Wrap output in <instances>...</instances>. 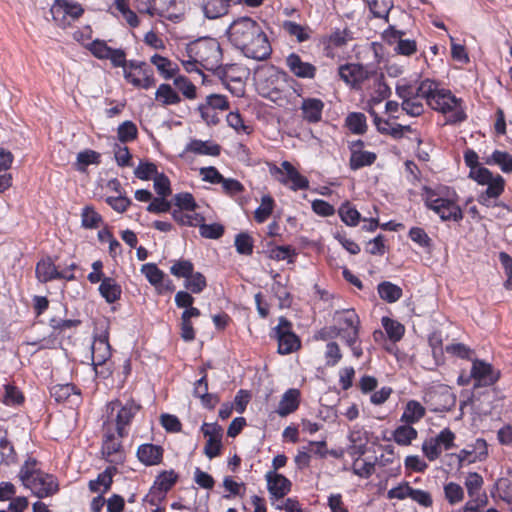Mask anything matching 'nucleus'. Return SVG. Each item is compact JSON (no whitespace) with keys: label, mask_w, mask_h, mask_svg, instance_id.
<instances>
[{"label":"nucleus","mask_w":512,"mask_h":512,"mask_svg":"<svg viewBox=\"0 0 512 512\" xmlns=\"http://www.w3.org/2000/svg\"><path fill=\"white\" fill-rule=\"evenodd\" d=\"M98 291L100 295L109 304L118 301L122 294V288L114 278L106 277L103 278L99 285Z\"/></svg>","instance_id":"28"},{"label":"nucleus","mask_w":512,"mask_h":512,"mask_svg":"<svg viewBox=\"0 0 512 512\" xmlns=\"http://www.w3.org/2000/svg\"><path fill=\"white\" fill-rule=\"evenodd\" d=\"M140 406L133 400L125 403L115 399L105 406V415L102 427L117 431L120 437H126L129 433V426L138 413Z\"/></svg>","instance_id":"7"},{"label":"nucleus","mask_w":512,"mask_h":512,"mask_svg":"<svg viewBox=\"0 0 512 512\" xmlns=\"http://www.w3.org/2000/svg\"><path fill=\"white\" fill-rule=\"evenodd\" d=\"M324 102L318 98H305L301 104L303 119L309 123H317L322 119Z\"/></svg>","instance_id":"24"},{"label":"nucleus","mask_w":512,"mask_h":512,"mask_svg":"<svg viewBox=\"0 0 512 512\" xmlns=\"http://www.w3.org/2000/svg\"><path fill=\"white\" fill-rule=\"evenodd\" d=\"M346 126L353 134H364L367 130L366 116L361 112H352L346 117Z\"/></svg>","instance_id":"36"},{"label":"nucleus","mask_w":512,"mask_h":512,"mask_svg":"<svg viewBox=\"0 0 512 512\" xmlns=\"http://www.w3.org/2000/svg\"><path fill=\"white\" fill-rule=\"evenodd\" d=\"M141 272L151 285L156 288L163 286L165 273L160 270L155 263H146L142 265Z\"/></svg>","instance_id":"35"},{"label":"nucleus","mask_w":512,"mask_h":512,"mask_svg":"<svg viewBox=\"0 0 512 512\" xmlns=\"http://www.w3.org/2000/svg\"><path fill=\"white\" fill-rule=\"evenodd\" d=\"M377 290L380 298L388 303L398 301L403 294L402 289L398 285L389 281L381 282L378 285Z\"/></svg>","instance_id":"32"},{"label":"nucleus","mask_w":512,"mask_h":512,"mask_svg":"<svg viewBox=\"0 0 512 512\" xmlns=\"http://www.w3.org/2000/svg\"><path fill=\"white\" fill-rule=\"evenodd\" d=\"M253 247V239L248 233L242 232L236 235L235 248L239 254L251 255L253 253Z\"/></svg>","instance_id":"52"},{"label":"nucleus","mask_w":512,"mask_h":512,"mask_svg":"<svg viewBox=\"0 0 512 512\" xmlns=\"http://www.w3.org/2000/svg\"><path fill=\"white\" fill-rule=\"evenodd\" d=\"M265 478L271 501L282 499L290 492L292 484L284 475L275 471H268Z\"/></svg>","instance_id":"17"},{"label":"nucleus","mask_w":512,"mask_h":512,"mask_svg":"<svg viewBox=\"0 0 512 512\" xmlns=\"http://www.w3.org/2000/svg\"><path fill=\"white\" fill-rule=\"evenodd\" d=\"M382 325H383L390 340L396 342V341H399L403 337L405 328L398 321L393 320L388 317H383Z\"/></svg>","instance_id":"44"},{"label":"nucleus","mask_w":512,"mask_h":512,"mask_svg":"<svg viewBox=\"0 0 512 512\" xmlns=\"http://www.w3.org/2000/svg\"><path fill=\"white\" fill-rule=\"evenodd\" d=\"M285 61L290 72L298 78L313 79L316 75L317 68L309 62H304L296 53H290Z\"/></svg>","instance_id":"18"},{"label":"nucleus","mask_w":512,"mask_h":512,"mask_svg":"<svg viewBox=\"0 0 512 512\" xmlns=\"http://www.w3.org/2000/svg\"><path fill=\"white\" fill-rule=\"evenodd\" d=\"M282 27L289 35L296 37L298 42H304L309 39V34L305 28L296 22L284 21Z\"/></svg>","instance_id":"58"},{"label":"nucleus","mask_w":512,"mask_h":512,"mask_svg":"<svg viewBox=\"0 0 512 512\" xmlns=\"http://www.w3.org/2000/svg\"><path fill=\"white\" fill-rule=\"evenodd\" d=\"M175 205L178 207L177 210H185L188 212H194L197 204L195 199L191 193L184 192L178 193L174 196Z\"/></svg>","instance_id":"57"},{"label":"nucleus","mask_w":512,"mask_h":512,"mask_svg":"<svg viewBox=\"0 0 512 512\" xmlns=\"http://www.w3.org/2000/svg\"><path fill=\"white\" fill-rule=\"evenodd\" d=\"M471 376L473 378L475 388L487 387L498 381L500 371L484 360L474 359L472 361Z\"/></svg>","instance_id":"15"},{"label":"nucleus","mask_w":512,"mask_h":512,"mask_svg":"<svg viewBox=\"0 0 512 512\" xmlns=\"http://www.w3.org/2000/svg\"><path fill=\"white\" fill-rule=\"evenodd\" d=\"M50 11L55 20H58L60 16L78 19L84 13V9L80 4L69 2L68 0H55Z\"/></svg>","instance_id":"22"},{"label":"nucleus","mask_w":512,"mask_h":512,"mask_svg":"<svg viewBox=\"0 0 512 512\" xmlns=\"http://www.w3.org/2000/svg\"><path fill=\"white\" fill-rule=\"evenodd\" d=\"M484 484L483 477L477 472H469L464 485L470 498L480 495V490Z\"/></svg>","instance_id":"47"},{"label":"nucleus","mask_w":512,"mask_h":512,"mask_svg":"<svg viewBox=\"0 0 512 512\" xmlns=\"http://www.w3.org/2000/svg\"><path fill=\"white\" fill-rule=\"evenodd\" d=\"M487 163L498 165L504 173L512 172V156L507 152L495 150Z\"/></svg>","instance_id":"41"},{"label":"nucleus","mask_w":512,"mask_h":512,"mask_svg":"<svg viewBox=\"0 0 512 512\" xmlns=\"http://www.w3.org/2000/svg\"><path fill=\"white\" fill-rule=\"evenodd\" d=\"M422 451L428 460L434 461L440 457L443 450L437 440L434 437H430L423 442Z\"/></svg>","instance_id":"61"},{"label":"nucleus","mask_w":512,"mask_h":512,"mask_svg":"<svg viewBox=\"0 0 512 512\" xmlns=\"http://www.w3.org/2000/svg\"><path fill=\"white\" fill-rule=\"evenodd\" d=\"M270 174L282 185L296 192L309 188V180L289 162L283 161L280 166L270 167Z\"/></svg>","instance_id":"10"},{"label":"nucleus","mask_w":512,"mask_h":512,"mask_svg":"<svg viewBox=\"0 0 512 512\" xmlns=\"http://www.w3.org/2000/svg\"><path fill=\"white\" fill-rule=\"evenodd\" d=\"M444 494L451 505H455L464 499L463 488L455 482H449L444 486Z\"/></svg>","instance_id":"53"},{"label":"nucleus","mask_w":512,"mask_h":512,"mask_svg":"<svg viewBox=\"0 0 512 512\" xmlns=\"http://www.w3.org/2000/svg\"><path fill=\"white\" fill-rule=\"evenodd\" d=\"M125 79L136 88L149 89L156 83L153 71L148 68L143 73L136 75L135 73L125 69Z\"/></svg>","instance_id":"29"},{"label":"nucleus","mask_w":512,"mask_h":512,"mask_svg":"<svg viewBox=\"0 0 512 512\" xmlns=\"http://www.w3.org/2000/svg\"><path fill=\"white\" fill-rule=\"evenodd\" d=\"M62 275L59 274L54 261L51 257L39 260L35 267V277L40 283H47L57 280Z\"/></svg>","instance_id":"23"},{"label":"nucleus","mask_w":512,"mask_h":512,"mask_svg":"<svg viewBox=\"0 0 512 512\" xmlns=\"http://www.w3.org/2000/svg\"><path fill=\"white\" fill-rule=\"evenodd\" d=\"M164 449L152 443L141 444L137 449V458L145 466H155L161 463Z\"/></svg>","instance_id":"20"},{"label":"nucleus","mask_w":512,"mask_h":512,"mask_svg":"<svg viewBox=\"0 0 512 512\" xmlns=\"http://www.w3.org/2000/svg\"><path fill=\"white\" fill-rule=\"evenodd\" d=\"M498 257L507 277L504 287L512 290V257L506 252H500Z\"/></svg>","instance_id":"64"},{"label":"nucleus","mask_w":512,"mask_h":512,"mask_svg":"<svg viewBox=\"0 0 512 512\" xmlns=\"http://www.w3.org/2000/svg\"><path fill=\"white\" fill-rule=\"evenodd\" d=\"M194 271V265L190 260L179 259L174 261L170 267V273L177 278L186 279L188 276H192Z\"/></svg>","instance_id":"49"},{"label":"nucleus","mask_w":512,"mask_h":512,"mask_svg":"<svg viewBox=\"0 0 512 512\" xmlns=\"http://www.w3.org/2000/svg\"><path fill=\"white\" fill-rule=\"evenodd\" d=\"M377 156L374 152L352 149L349 160L351 170H358L372 165Z\"/></svg>","instance_id":"30"},{"label":"nucleus","mask_w":512,"mask_h":512,"mask_svg":"<svg viewBox=\"0 0 512 512\" xmlns=\"http://www.w3.org/2000/svg\"><path fill=\"white\" fill-rule=\"evenodd\" d=\"M333 321L337 335L351 349L353 356L360 358L363 350L359 338L360 318L357 313L353 309L337 310Z\"/></svg>","instance_id":"8"},{"label":"nucleus","mask_w":512,"mask_h":512,"mask_svg":"<svg viewBox=\"0 0 512 512\" xmlns=\"http://www.w3.org/2000/svg\"><path fill=\"white\" fill-rule=\"evenodd\" d=\"M155 98L163 105H175L181 101L179 94L169 84H160L156 90Z\"/></svg>","instance_id":"33"},{"label":"nucleus","mask_w":512,"mask_h":512,"mask_svg":"<svg viewBox=\"0 0 512 512\" xmlns=\"http://www.w3.org/2000/svg\"><path fill=\"white\" fill-rule=\"evenodd\" d=\"M137 127L132 121H125L117 129L118 139L122 143L133 141L137 137Z\"/></svg>","instance_id":"55"},{"label":"nucleus","mask_w":512,"mask_h":512,"mask_svg":"<svg viewBox=\"0 0 512 512\" xmlns=\"http://www.w3.org/2000/svg\"><path fill=\"white\" fill-rule=\"evenodd\" d=\"M411 241L416 243L418 246L422 248H430L432 245V240L425 232L423 228L420 227H412L408 233Z\"/></svg>","instance_id":"59"},{"label":"nucleus","mask_w":512,"mask_h":512,"mask_svg":"<svg viewBox=\"0 0 512 512\" xmlns=\"http://www.w3.org/2000/svg\"><path fill=\"white\" fill-rule=\"evenodd\" d=\"M112 470L111 468L105 469L103 472L98 474L97 478L89 481V489L91 492H100V487L103 486V493L107 492L112 485Z\"/></svg>","instance_id":"38"},{"label":"nucleus","mask_w":512,"mask_h":512,"mask_svg":"<svg viewBox=\"0 0 512 512\" xmlns=\"http://www.w3.org/2000/svg\"><path fill=\"white\" fill-rule=\"evenodd\" d=\"M50 394L58 403L69 401L71 404H78L81 400L80 390L70 383L52 386Z\"/></svg>","instance_id":"21"},{"label":"nucleus","mask_w":512,"mask_h":512,"mask_svg":"<svg viewBox=\"0 0 512 512\" xmlns=\"http://www.w3.org/2000/svg\"><path fill=\"white\" fill-rule=\"evenodd\" d=\"M274 337L278 341V352L282 355L292 353L301 345L298 336L291 331V323L284 317L279 318V323L274 328Z\"/></svg>","instance_id":"13"},{"label":"nucleus","mask_w":512,"mask_h":512,"mask_svg":"<svg viewBox=\"0 0 512 512\" xmlns=\"http://www.w3.org/2000/svg\"><path fill=\"white\" fill-rule=\"evenodd\" d=\"M417 430L413 428L410 424L398 426L393 432L394 441L401 445L407 446L412 443L413 440L417 438Z\"/></svg>","instance_id":"34"},{"label":"nucleus","mask_w":512,"mask_h":512,"mask_svg":"<svg viewBox=\"0 0 512 512\" xmlns=\"http://www.w3.org/2000/svg\"><path fill=\"white\" fill-rule=\"evenodd\" d=\"M227 37L246 58L265 61L272 54L271 43L262 25L250 17L234 20L227 29Z\"/></svg>","instance_id":"1"},{"label":"nucleus","mask_w":512,"mask_h":512,"mask_svg":"<svg viewBox=\"0 0 512 512\" xmlns=\"http://www.w3.org/2000/svg\"><path fill=\"white\" fill-rule=\"evenodd\" d=\"M151 63L156 66L159 73L165 78L170 79L176 72V65L172 63L168 58L163 57L159 54H154L151 59Z\"/></svg>","instance_id":"37"},{"label":"nucleus","mask_w":512,"mask_h":512,"mask_svg":"<svg viewBox=\"0 0 512 512\" xmlns=\"http://www.w3.org/2000/svg\"><path fill=\"white\" fill-rule=\"evenodd\" d=\"M473 174L475 175L474 180L478 184L487 186V188L478 195V203L486 207L495 206V201L504 191V178L499 174L493 175L487 168L476 170Z\"/></svg>","instance_id":"9"},{"label":"nucleus","mask_w":512,"mask_h":512,"mask_svg":"<svg viewBox=\"0 0 512 512\" xmlns=\"http://www.w3.org/2000/svg\"><path fill=\"white\" fill-rule=\"evenodd\" d=\"M456 456L460 466L464 463L482 462L488 457V444L485 439L477 438L474 442L467 444L465 448L461 449Z\"/></svg>","instance_id":"16"},{"label":"nucleus","mask_w":512,"mask_h":512,"mask_svg":"<svg viewBox=\"0 0 512 512\" xmlns=\"http://www.w3.org/2000/svg\"><path fill=\"white\" fill-rule=\"evenodd\" d=\"M200 235L207 239H218L224 233V228L218 223L205 224L204 222L199 223Z\"/></svg>","instance_id":"60"},{"label":"nucleus","mask_w":512,"mask_h":512,"mask_svg":"<svg viewBox=\"0 0 512 512\" xmlns=\"http://www.w3.org/2000/svg\"><path fill=\"white\" fill-rule=\"evenodd\" d=\"M227 123L230 127L236 130L238 133L250 134L252 132V128L249 125H246L242 116L238 112H230L227 115Z\"/></svg>","instance_id":"62"},{"label":"nucleus","mask_w":512,"mask_h":512,"mask_svg":"<svg viewBox=\"0 0 512 512\" xmlns=\"http://www.w3.org/2000/svg\"><path fill=\"white\" fill-rule=\"evenodd\" d=\"M82 226L87 229H96L102 222V216L91 206H85L81 213Z\"/></svg>","instance_id":"45"},{"label":"nucleus","mask_w":512,"mask_h":512,"mask_svg":"<svg viewBox=\"0 0 512 512\" xmlns=\"http://www.w3.org/2000/svg\"><path fill=\"white\" fill-rule=\"evenodd\" d=\"M185 210H173L172 217L180 225L198 226L200 222H204L205 218L199 213H188Z\"/></svg>","instance_id":"40"},{"label":"nucleus","mask_w":512,"mask_h":512,"mask_svg":"<svg viewBox=\"0 0 512 512\" xmlns=\"http://www.w3.org/2000/svg\"><path fill=\"white\" fill-rule=\"evenodd\" d=\"M184 152L217 157L221 153V147L211 140L203 141L199 139H192L185 146Z\"/></svg>","instance_id":"25"},{"label":"nucleus","mask_w":512,"mask_h":512,"mask_svg":"<svg viewBox=\"0 0 512 512\" xmlns=\"http://www.w3.org/2000/svg\"><path fill=\"white\" fill-rule=\"evenodd\" d=\"M374 71L358 63H346L338 68L340 79L354 90H361L365 81L370 80Z\"/></svg>","instance_id":"12"},{"label":"nucleus","mask_w":512,"mask_h":512,"mask_svg":"<svg viewBox=\"0 0 512 512\" xmlns=\"http://www.w3.org/2000/svg\"><path fill=\"white\" fill-rule=\"evenodd\" d=\"M174 85L188 99L196 98V86L186 77L179 76L174 79Z\"/></svg>","instance_id":"63"},{"label":"nucleus","mask_w":512,"mask_h":512,"mask_svg":"<svg viewBox=\"0 0 512 512\" xmlns=\"http://www.w3.org/2000/svg\"><path fill=\"white\" fill-rule=\"evenodd\" d=\"M300 403V392L298 389H288L282 396L276 413L281 417H286L295 412Z\"/></svg>","instance_id":"26"},{"label":"nucleus","mask_w":512,"mask_h":512,"mask_svg":"<svg viewBox=\"0 0 512 512\" xmlns=\"http://www.w3.org/2000/svg\"><path fill=\"white\" fill-rule=\"evenodd\" d=\"M88 50L91 52V54L100 59H108L109 54L112 52L111 47L107 45V43L104 40L95 39L91 43L87 45Z\"/></svg>","instance_id":"54"},{"label":"nucleus","mask_w":512,"mask_h":512,"mask_svg":"<svg viewBox=\"0 0 512 512\" xmlns=\"http://www.w3.org/2000/svg\"><path fill=\"white\" fill-rule=\"evenodd\" d=\"M177 474L173 471H164L156 478L150 494L154 495L159 493L158 498L161 499L172 488L177 481Z\"/></svg>","instance_id":"27"},{"label":"nucleus","mask_w":512,"mask_h":512,"mask_svg":"<svg viewBox=\"0 0 512 512\" xmlns=\"http://www.w3.org/2000/svg\"><path fill=\"white\" fill-rule=\"evenodd\" d=\"M18 476L22 485L40 499L52 496L59 490L57 479L42 471L34 458H28L23 463Z\"/></svg>","instance_id":"5"},{"label":"nucleus","mask_w":512,"mask_h":512,"mask_svg":"<svg viewBox=\"0 0 512 512\" xmlns=\"http://www.w3.org/2000/svg\"><path fill=\"white\" fill-rule=\"evenodd\" d=\"M202 11L208 19H217L228 12L223 0H206L202 6Z\"/></svg>","instance_id":"39"},{"label":"nucleus","mask_w":512,"mask_h":512,"mask_svg":"<svg viewBox=\"0 0 512 512\" xmlns=\"http://www.w3.org/2000/svg\"><path fill=\"white\" fill-rule=\"evenodd\" d=\"M432 91L427 97V105L444 115L447 123L457 124L466 120L467 115L463 107V100L457 98L450 90L441 88L440 84L432 80Z\"/></svg>","instance_id":"6"},{"label":"nucleus","mask_w":512,"mask_h":512,"mask_svg":"<svg viewBox=\"0 0 512 512\" xmlns=\"http://www.w3.org/2000/svg\"><path fill=\"white\" fill-rule=\"evenodd\" d=\"M375 464L379 467H386L389 465H393L397 462V469H400V460L396 456L394 452V447L392 445H386L383 447V453L379 456L375 457Z\"/></svg>","instance_id":"50"},{"label":"nucleus","mask_w":512,"mask_h":512,"mask_svg":"<svg viewBox=\"0 0 512 512\" xmlns=\"http://www.w3.org/2000/svg\"><path fill=\"white\" fill-rule=\"evenodd\" d=\"M207 286L205 276L200 272H192V276L185 279L184 287L194 294L201 293Z\"/></svg>","instance_id":"46"},{"label":"nucleus","mask_w":512,"mask_h":512,"mask_svg":"<svg viewBox=\"0 0 512 512\" xmlns=\"http://www.w3.org/2000/svg\"><path fill=\"white\" fill-rule=\"evenodd\" d=\"M423 399L433 412H447L456 405V395L449 386L443 384L430 387Z\"/></svg>","instance_id":"11"},{"label":"nucleus","mask_w":512,"mask_h":512,"mask_svg":"<svg viewBox=\"0 0 512 512\" xmlns=\"http://www.w3.org/2000/svg\"><path fill=\"white\" fill-rule=\"evenodd\" d=\"M339 216L341 220L348 226H357L360 220V213L349 203L341 205L339 208Z\"/></svg>","instance_id":"51"},{"label":"nucleus","mask_w":512,"mask_h":512,"mask_svg":"<svg viewBox=\"0 0 512 512\" xmlns=\"http://www.w3.org/2000/svg\"><path fill=\"white\" fill-rule=\"evenodd\" d=\"M371 79H373L375 87V95L372 96V101L375 103H380L391 95V90L389 86L382 81V75L379 76L376 72H374Z\"/></svg>","instance_id":"48"},{"label":"nucleus","mask_w":512,"mask_h":512,"mask_svg":"<svg viewBox=\"0 0 512 512\" xmlns=\"http://www.w3.org/2000/svg\"><path fill=\"white\" fill-rule=\"evenodd\" d=\"M189 58H194L199 65L214 72L221 79H234L229 72L235 69L234 65H222V49L219 42L214 38H201L187 47Z\"/></svg>","instance_id":"2"},{"label":"nucleus","mask_w":512,"mask_h":512,"mask_svg":"<svg viewBox=\"0 0 512 512\" xmlns=\"http://www.w3.org/2000/svg\"><path fill=\"white\" fill-rule=\"evenodd\" d=\"M100 154L94 150L86 149L77 154L76 169L84 172L90 164H99Z\"/></svg>","instance_id":"42"},{"label":"nucleus","mask_w":512,"mask_h":512,"mask_svg":"<svg viewBox=\"0 0 512 512\" xmlns=\"http://www.w3.org/2000/svg\"><path fill=\"white\" fill-rule=\"evenodd\" d=\"M158 174L157 166L152 162L140 161L134 170V175L140 180H150Z\"/></svg>","instance_id":"56"},{"label":"nucleus","mask_w":512,"mask_h":512,"mask_svg":"<svg viewBox=\"0 0 512 512\" xmlns=\"http://www.w3.org/2000/svg\"><path fill=\"white\" fill-rule=\"evenodd\" d=\"M425 206L439 216L441 221L459 222L463 219V211L458 204V195L454 189L441 186L437 189L423 187Z\"/></svg>","instance_id":"3"},{"label":"nucleus","mask_w":512,"mask_h":512,"mask_svg":"<svg viewBox=\"0 0 512 512\" xmlns=\"http://www.w3.org/2000/svg\"><path fill=\"white\" fill-rule=\"evenodd\" d=\"M117 431L103 428L101 452L104 458L111 463H120L124 459L122 439Z\"/></svg>","instance_id":"14"},{"label":"nucleus","mask_w":512,"mask_h":512,"mask_svg":"<svg viewBox=\"0 0 512 512\" xmlns=\"http://www.w3.org/2000/svg\"><path fill=\"white\" fill-rule=\"evenodd\" d=\"M432 79L426 78L419 82L401 79L397 82L395 93L401 99L402 110L411 117H418L425 111L424 101L432 91Z\"/></svg>","instance_id":"4"},{"label":"nucleus","mask_w":512,"mask_h":512,"mask_svg":"<svg viewBox=\"0 0 512 512\" xmlns=\"http://www.w3.org/2000/svg\"><path fill=\"white\" fill-rule=\"evenodd\" d=\"M274 208V200L270 195H264L261 198V204L254 212V218L258 223L265 222L272 214Z\"/></svg>","instance_id":"43"},{"label":"nucleus","mask_w":512,"mask_h":512,"mask_svg":"<svg viewBox=\"0 0 512 512\" xmlns=\"http://www.w3.org/2000/svg\"><path fill=\"white\" fill-rule=\"evenodd\" d=\"M91 350L92 365L103 364L106 360H110L112 356V349L109 343V334L107 331H104L94 337Z\"/></svg>","instance_id":"19"},{"label":"nucleus","mask_w":512,"mask_h":512,"mask_svg":"<svg viewBox=\"0 0 512 512\" xmlns=\"http://www.w3.org/2000/svg\"><path fill=\"white\" fill-rule=\"evenodd\" d=\"M425 415V408L416 400L407 402L401 415V421L405 424L417 423Z\"/></svg>","instance_id":"31"}]
</instances>
